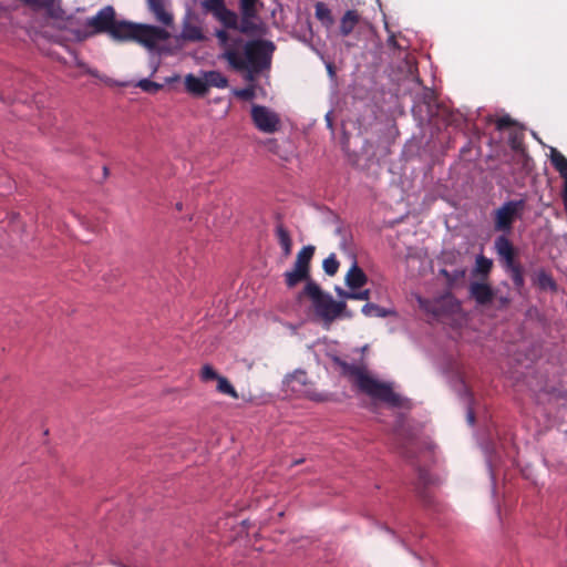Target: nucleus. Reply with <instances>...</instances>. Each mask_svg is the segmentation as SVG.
I'll return each mask as SVG.
<instances>
[{
    "instance_id": "f257e3e1",
    "label": "nucleus",
    "mask_w": 567,
    "mask_h": 567,
    "mask_svg": "<svg viewBox=\"0 0 567 567\" xmlns=\"http://www.w3.org/2000/svg\"><path fill=\"white\" fill-rule=\"evenodd\" d=\"M216 38L221 48L220 58L228 66L245 74V80L252 82L264 71L271 68L276 45L270 40H245L240 35H231L226 30H217Z\"/></svg>"
},
{
    "instance_id": "f03ea898",
    "label": "nucleus",
    "mask_w": 567,
    "mask_h": 567,
    "mask_svg": "<svg viewBox=\"0 0 567 567\" xmlns=\"http://www.w3.org/2000/svg\"><path fill=\"white\" fill-rule=\"evenodd\" d=\"M91 32L79 35V39L101 33H107L117 42L135 41L153 51L159 42L166 41L169 33L159 27L152 24L134 23L125 20H116V12L112 6H105L86 21Z\"/></svg>"
},
{
    "instance_id": "7ed1b4c3",
    "label": "nucleus",
    "mask_w": 567,
    "mask_h": 567,
    "mask_svg": "<svg viewBox=\"0 0 567 567\" xmlns=\"http://www.w3.org/2000/svg\"><path fill=\"white\" fill-rule=\"evenodd\" d=\"M332 362L339 373L360 392L394 408L403 405L402 396L395 393L390 384L371 377L362 362L350 363L340 357H333Z\"/></svg>"
},
{
    "instance_id": "20e7f679",
    "label": "nucleus",
    "mask_w": 567,
    "mask_h": 567,
    "mask_svg": "<svg viewBox=\"0 0 567 567\" xmlns=\"http://www.w3.org/2000/svg\"><path fill=\"white\" fill-rule=\"evenodd\" d=\"M303 293L308 296L317 316L326 322H332L340 317L347 305L343 301H336L329 293H324L319 285L313 281H308L303 288Z\"/></svg>"
},
{
    "instance_id": "39448f33",
    "label": "nucleus",
    "mask_w": 567,
    "mask_h": 567,
    "mask_svg": "<svg viewBox=\"0 0 567 567\" xmlns=\"http://www.w3.org/2000/svg\"><path fill=\"white\" fill-rule=\"evenodd\" d=\"M494 249L504 268L509 272L514 286L517 290H520L525 285L524 270L516 260L517 250L513 243L505 236H497L494 240Z\"/></svg>"
},
{
    "instance_id": "423d86ee",
    "label": "nucleus",
    "mask_w": 567,
    "mask_h": 567,
    "mask_svg": "<svg viewBox=\"0 0 567 567\" xmlns=\"http://www.w3.org/2000/svg\"><path fill=\"white\" fill-rule=\"evenodd\" d=\"M526 208L525 199L507 200L493 212V228L499 236L508 235L513 230L514 223L520 219Z\"/></svg>"
},
{
    "instance_id": "0eeeda50",
    "label": "nucleus",
    "mask_w": 567,
    "mask_h": 567,
    "mask_svg": "<svg viewBox=\"0 0 567 567\" xmlns=\"http://www.w3.org/2000/svg\"><path fill=\"white\" fill-rule=\"evenodd\" d=\"M251 120L260 132L268 134L277 132L280 126L279 116L264 105H252Z\"/></svg>"
},
{
    "instance_id": "6e6552de",
    "label": "nucleus",
    "mask_w": 567,
    "mask_h": 567,
    "mask_svg": "<svg viewBox=\"0 0 567 567\" xmlns=\"http://www.w3.org/2000/svg\"><path fill=\"white\" fill-rule=\"evenodd\" d=\"M550 163L554 166V168L559 173L561 178H564L563 199L565 206L567 207V158L557 148L551 147Z\"/></svg>"
},
{
    "instance_id": "1a4fd4ad",
    "label": "nucleus",
    "mask_w": 567,
    "mask_h": 567,
    "mask_svg": "<svg viewBox=\"0 0 567 567\" xmlns=\"http://www.w3.org/2000/svg\"><path fill=\"white\" fill-rule=\"evenodd\" d=\"M470 295L481 306L491 303L494 298L493 289L485 282H472L470 285Z\"/></svg>"
},
{
    "instance_id": "9d476101",
    "label": "nucleus",
    "mask_w": 567,
    "mask_h": 567,
    "mask_svg": "<svg viewBox=\"0 0 567 567\" xmlns=\"http://www.w3.org/2000/svg\"><path fill=\"white\" fill-rule=\"evenodd\" d=\"M148 10L154 14L156 21L169 27L173 24V14L166 11L163 0H146Z\"/></svg>"
},
{
    "instance_id": "9b49d317",
    "label": "nucleus",
    "mask_w": 567,
    "mask_h": 567,
    "mask_svg": "<svg viewBox=\"0 0 567 567\" xmlns=\"http://www.w3.org/2000/svg\"><path fill=\"white\" fill-rule=\"evenodd\" d=\"M346 285L354 290L362 288L368 282V277L364 271L358 266L357 261L350 267L346 275Z\"/></svg>"
},
{
    "instance_id": "f8f14e48",
    "label": "nucleus",
    "mask_w": 567,
    "mask_h": 567,
    "mask_svg": "<svg viewBox=\"0 0 567 567\" xmlns=\"http://www.w3.org/2000/svg\"><path fill=\"white\" fill-rule=\"evenodd\" d=\"M184 83L186 91L194 96L202 97L205 96L208 92L205 78H198L190 73L185 76Z\"/></svg>"
},
{
    "instance_id": "ddd939ff",
    "label": "nucleus",
    "mask_w": 567,
    "mask_h": 567,
    "mask_svg": "<svg viewBox=\"0 0 567 567\" xmlns=\"http://www.w3.org/2000/svg\"><path fill=\"white\" fill-rule=\"evenodd\" d=\"M360 14L357 10H347L340 19L339 31L342 37H348L360 22Z\"/></svg>"
},
{
    "instance_id": "4468645a",
    "label": "nucleus",
    "mask_w": 567,
    "mask_h": 567,
    "mask_svg": "<svg viewBox=\"0 0 567 567\" xmlns=\"http://www.w3.org/2000/svg\"><path fill=\"white\" fill-rule=\"evenodd\" d=\"M260 0H239V10L243 17V25L240 30L247 31L246 23L258 16V4Z\"/></svg>"
},
{
    "instance_id": "2eb2a0df",
    "label": "nucleus",
    "mask_w": 567,
    "mask_h": 567,
    "mask_svg": "<svg viewBox=\"0 0 567 567\" xmlns=\"http://www.w3.org/2000/svg\"><path fill=\"white\" fill-rule=\"evenodd\" d=\"M417 303H419V307L423 311H425L429 315H432L434 318H439L440 316H442L445 312V310H444L445 298H437V299L431 300V299H425V298L419 297Z\"/></svg>"
},
{
    "instance_id": "dca6fc26",
    "label": "nucleus",
    "mask_w": 567,
    "mask_h": 567,
    "mask_svg": "<svg viewBox=\"0 0 567 567\" xmlns=\"http://www.w3.org/2000/svg\"><path fill=\"white\" fill-rule=\"evenodd\" d=\"M181 37L183 40L198 42L205 39L202 28L190 21H184Z\"/></svg>"
},
{
    "instance_id": "f3484780",
    "label": "nucleus",
    "mask_w": 567,
    "mask_h": 567,
    "mask_svg": "<svg viewBox=\"0 0 567 567\" xmlns=\"http://www.w3.org/2000/svg\"><path fill=\"white\" fill-rule=\"evenodd\" d=\"M225 28L238 30V16L226 4L214 16Z\"/></svg>"
},
{
    "instance_id": "a211bd4d",
    "label": "nucleus",
    "mask_w": 567,
    "mask_h": 567,
    "mask_svg": "<svg viewBox=\"0 0 567 567\" xmlns=\"http://www.w3.org/2000/svg\"><path fill=\"white\" fill-rule=\"evenodd\" d=\"M276 236L282 249L284 256H290L292 250V239L289 230L281 223L277 224L276 226Z\"/></svg>"
},
{
    "instance_id": "6ab92c4d",
    "label": "nucleus",
    "mask_w": 567,
    "mask_h": 567,
    "mask_svg": "<svg viewBox=\"0 0 567 567\" xmlns=\"http://www.w3.org/2000/svg\"><path fill=\"white\" fill-rule=\"evenodd\" d=\"M284 276L287 287L292 288L297 286L299 282L308 280L310 277V271L293 266V268L291 270L286 271Z\"/></svg>"
},
{
    "instance_id": "aec40b11",
    "label": "nucleus",
    "mask_w": 567,
    "mask_h": 567,
    "mask_svg": "<svg viewBox=\"0 0 567 567\" xmlns=\"http://www.w3.org/2000/svg\"><path fill=\"white\" fill-rule=\"evenodd\" d=\"M316 248L312 245L303 246L297 254L293 266L310 271V262L315 255Z\"/></svg>"
},
{
    "instance_id": "412c9836",
    "label": "nucleus",
    "mask_w": 567,
    "mask_h": 567,
    "mask_svg": "<svg viewBox=\"0 0 567 567\" xmlns=\"http://www.w3.org/2000/svg\"><path fill=\"white\" fill-rule=\"evenodd\" d=\"M315 16L326 28H329L334 23L331 10L324 2L318 1L315 4Z\"/></svg>"
},
{
    "instance_id": "4be33fe9",
    "label": "nucleus",
    "mask_w": 567,
    "mask_h": 567,
    "mask_svg": "<svg viewBox=\"0 0 567 567\" xmlns=\"http://www.w3.org/2000/svg\"><path fill=\"white\" fill-rule=\"evenodd\" d=\"M204 78L208 90L209 87L225 89L228 85V79L219 71L205 72Z\"/></svg>"
},
{
    "instance_id": "5701e85b",
    "label": "nucleus",
    "mask_w": 567,
    "mask_h": 567,
    "mask_svg": "<svg viewBox=\"0 0 567 567\" xmlns=\"http://www.w3.org/2000/svg\"><path fill=\"white\" fill-rule=\"evenodd\" d=\"M493 268V260L485 257L484 255H478L475 260L474 272L477 276H481L483 279H486Z\"/></svg>"
},
{
    "instance_id": "b1692460",
    "label": "nucleus",
    "mask_w": 567,
    "mask_h": 567,
    "mask_svg": "<svg viewBox=\"0 0 567 567\" xmlns=\"http://www.w3.org/2000/svg\"><path fill=\"white\" fill-rule=\"evenodd\" d=\"M440 274L445 278L447 286L452 288L458 281L464 279L466 270L464 268L455 269L453 271L441 269Z\"/></svg>"
},
{
    "instance_id": "393cba45",
    "label": "nucleus",
    "mask_w": 567,
    "mask_h": 567,
    "mask_svg": "<svg viewBox=\"0 0 567 567\" xmlns=\"http://www.w3.org/2000/svg\"><path fill=\"white\" fill-rule=\"evenodd\" d=\"M363 315L368 317H380L385 318L390 316L392 312L390 310H386L385 308H382L375 303L368 302L362 307Z\"/></svg>"
},
{
    "instance_id": "a878e982",
    "label": "nucleus",
    "mask_w": 567,
    "mask_h": 567,
    "mask_svg": "<svg viewBox=\"0 0 567 567\" xmlns=\"http://www.w3.org/2000/svg\"><path fill=\"white\" fill-rule=\"evenodd\" d=\"M217 391L223 393V394L229 395L233 399H238L237 391L235 390L233 384L228 381V379L225 378V377L218 378V380H217Z\"/></svg>"
},
{
    "instance_id": "bb28decb",
    "label": "nucleus",
    "mask_w": 567,
    "mask_h": 567,
    "mask_svg": "<svg viewBox=\"0 0 567 567\" xmlns=\"http://www.w3.org/2000/svg\"><path fill=\"white\" fill-rule=\"evenodd\" d=\"M339 265L336 255L331 254L323 260L322 268L328 276H334L338 272Z\"/></svg>"
},
{
    "instance_id": "cd10ccee",
    "label": "nucleus",
    "mask_w": 567,
    "mask_h": 567,
    "mask_svg": "<svg viewBox=\"0 0 567 567\" xmlns=\"http://www.w3.org/2000/svg\"><path fill=\"white\" fill-rule=\"evenodd\" d=\"M225 6V0H203L202 7L213 16Z\"/></svg>"
},
{
    "instance_id": "c85d7f7f",
    "label": "nucleus",
    "mask_w": 567,
    "mask_h": 567,
    "mask_svg": "<svg viewBox=\"0 0 567 567\" xmlns=\"http://www.w3.org/2000/svg\"><path fill=\"white\" fill-rule=\"evenodd\" d=\"M137 86L140 89H142L144 92H148V93H155V92L159 91L163 87L162 84L153 82V81H151L148 79L141 80L137 83Z\"/></svg>"
},
{
    "instance_id": "c756f323",
    "label": "nucleus",
    "mask_w": 567,
    "mask_h": 567,
    "mask_svg": "<svg viewBox=\"0 0 567 567\" xmlns=\"http://www.w3.org/2000/svg\"><path fill=\"white\" fill-rule=\"evenodd\" d=\"M221 375H219L214 369L212 365L209 364H205L203 368H202V372H200V378L203 381L207 382V381H212V380H218V378H220Z\"/></svg>"
},
{
    "instance_id": "7c9ffc66",
    "label": "nucleus",
    "mask_w": 567,
    "mask_h": 567,
    "mask_svg": "<svg viewBox=\"0 0 567 567\" xmlns=\"http://www.w3.org/2000/svg\"><path fill=\"white\" fill-rule=\"evenodd\" d=\"M495 124H496V128L498 131H503L505 128L514 126L515 125V121L512 117H509L508 115H504L502 117H498L496 120Z\"/></svg>"
},
{
    "instance_id": "2f4dec72",
    "label": "nucleus",
    "mask_w": 567,
    "mask_h": 567,
    "mask_svg": "<svg viewBox=\"0 0 567 567\" xmlns=\"http://www.w3.org/2000/svg\"><path fill=\"white\" fill-rule=\"evenodd\" d=\"M509 145L513 150L518 151L523 146V134L514 133L509 137Z\"/></svg>"
},
{
    "instance_id": "473e14b6",
    "label": "nucleus",
    "mask_w": 567,
    "mask_h": 567,
    "mask_svg": "<svg viewBox=\"0 0 567 567\" xmlns=\"http://www.w3.org/2000/svg\"><path fill=\"white\" fill-rule=\"evenodd\" d=\"M347 299H354V300H369L370 299V290L364 289L361 291H353V293H348Z\"/></svg>"
},
{
    "instance_id": "72a5a7b5",
    "label": "nucleus",
    "mask_w": 567,
    "mask_h": 567,
    "mask_svg": "<svg viewBox=\"0 0 567 567\" xmlns=\"http://www.w3.org/2000/svg\"><path fill=\"white\" fill-rule=\"evenodd\" d=\"M236 95L243 100H251L255 96L252 87H245L236 92Z\"/></svg>"
},
{
    "instance_id": "f704fd0d",
    "label": "nucleus",
    "mask_w": 567,
    "mask_h": 567,
    "mask_svg": "<svg viewBox=\"0 0 567 567\" xmlns=\"http://www.w3.org/2000/svg\"><path fill=\"white\" fill-rule=\"evenodd\" d=\"M431 477L430 474L426 471H420L419 473V483L423 484L424 487L429 484H431Z\"/></svg>"
},
{
    "instance_id": "c9c22d12",
    "label": "nucleus",
    "mask_w": 567,
    "mask_h": 567,
    "mask_svg": "<svg viewBox=\"0 0 567 567\" xmlns=\"http://www.w3.org/2000/svg\"><path fill=\"white\" fill-rule=\"evenodd\" d=\"M539 284L543 286V287H546V286H554V281L551 280V278L549 276H547L546 274H542L539 276Z\"/></svg>"
},
{
    "instance_id": "e433bc0d",
    "label": "nucleus",
    "mask_w": 567,
    "mask_h": 567,
    "mask_svg": "<svg viewBox=\"0 0 567 567\" xmlns=\"http://www.w3.org/2000/svg\"><path fill=\"white\" fill-rule=\"evenodd\" d=\"M466 417L470 425L475 424V413L472 408H468Z\"/></svg>"
},
{
    "instance_id": "4c0bfd02",
    "label": "nucleus",
    "mask_w": 567,
    "mask_h": 567,
    "mask_svg": "<svg viewBox=\"0 0 567 567\" xmlns=\"http://www.w3.org/2000/svg\"><path fill=\"white\" fill-rule=\"evenodd\" d=\"M497 301H498L501 308L507 307L511 302L508 297H503V296L498 297Z\"/></svg>"
},
{
    "instance_id": "58836bf2",
    "label": "nucleus",
    "mask_w": 567,
    "mask_h": 567,
    "mask_svg": "<svg viewBox=\"0 0 567 567\" xmlns=\"http://www.w3.org/2000/svg\"><path fill=\"white\" fill-rule=\"evenodd\" d=\"M388 44L392 48H396L398 47V43H396V40H395V37L392 34L390 35V38L388 39Z\"/></svg>"
},
{
    "instance_id": "ea45409f",
    "label": "nucleus",
    "mask_w": 567,
    "mask_h": 567,
    "mask_svg": "<svg viewBox=\"0 0 567 567\" xmlns=\"http://www.w3.org/2000/svg\"><path fill=\"white\" fill-rule=\"evenodd\" d=\"M336 290H337V293H338L340 297L344 298V299H347V295H348V293H353V291H346V290H342V289H340V288H337Z\"/></svg>"
},
{
    "instance_id": "a19ab883",
    "label": "nucleus",
    "mask_w": 567,
    "mask_h": 567,
    "mask_svg": "<svg viewBox=\"0 0 567 567\" xmlns=\"http://www.w3.org/2000/svg\"><path fill=\"white\" fill-rule=\"evenodd\" d=\"M336 290H337V293H338L340 297L344 298V299H347V295H348V293H353V291H346V290H342V289H340V288H337Z\"/></svg>"
},
{
    "instance_id": "79ce46f5",
    "label": "nucleus",
    "mask_w": 567,
    "mask_h": 567,
    "mask_svg": "<svg viewBox=\"0 0 567 567\" xmlns=\"http://www.w3.org/2000/svg\"><path fill=\"white\" fill-rule=\"evenodd\" d=\"M419 494H420V496H421L422 498H424L426 502H429V501H427V495H426L423 491H419Z\"/></svg>"
},
{
    "instance_id": "37998d69",
    "label": "nucleus",
    "mask_w": 567,
    "mask_h": 567,
    "mask_svg": "<svg viewBox=\"0 0 567 567\" xmlns=\"http://www.w3.org/2000/svg\"><path fill=\"white\" fill-rule=\"evenodd\" d=\"M302 463V460H296L292 462L291 466L299 465Z\"/></svg>"
},
{
    "instance_id": "c03bdc74",
    "label": "nucleus",
    "mask_w": 567,
    "mask_h": 567,
    "mask_svg": "<svg viewBox=\"0 0 567 567\" xmlns=\"http://www.w3.org/2000/svg\"><path fill=\"white\" fill-rule=\"evenodd\" d=\"M328 70L330 73H332V66L331 65H328Z\"/></svg>"
}]
</instances>
